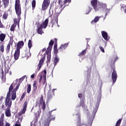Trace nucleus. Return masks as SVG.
I'll list each match as a JSON object with an SVG mask.
<instances>
[{
	"mask_svg": "<svg viewBox=\"0 0 126 126\" xmlns=\"http://www.w3.org/2000/svg\"><path fill=\"white\" fill-rule=\"evenodd\" d=\"M55 45L54 46V50H58V40L57 39V38H55Z\"/></svg>",
	"mask_w": 126,
	"mask_h": 126,
	"instance_id": "f704fd0d",
	"label": "nucleus"
},
{
	"mask_svg": "<svg viewBox=\"0 0 126 126\" xmlns=\"http://www.w3.org/2000/svg\"><path fill=\"white\" fill-rule=\"evenodd\" d=\"M50 5V0H44L42 4V10H46Z\"/></svg>",
	"mask_w": 126,
	"mask_h": 126,
	"instance_id": "9d476101",
	"label": "nucleus"
},
{
	"mask_svg": "<svg viewBox=\"0 0 126 126\" xmlns=\"http://www.w3.org/2000/svg\"><path fill=\"white\" fill-rule=\"evenodd\" d=\"M12 90H13V85H12V84L9 87V91L7 94V95L10 96V93L12 91Z\"/></svg>",
	"mask_w": 126,
	"mask_h": 126,
	"instance_id": "bb28decb",
	"label": "nucleus"
},
{
	"mask_svg": "<svg viewBox=\"0 0 126 126\" xmlns=\"http://www.w3.org/2000/svg\"><path fill=\"white\" fill-rule=\"evenodd\" d=\"M32 10L35 9V7H36V0H33L32 2Z\"/></svg>",
	"mask_w": 126,
	"mask_h": 126,
	"instance_id": "c756f323",
	"label": "nucleus"
},
{
	"mask_svg": "<svg viewBox=\"0 0 126 126\" xmlns=\"http://www.w3.org/2000/svg\"><path fill=\"white\" fill-rule=\"evenodd\" d=\"M31 91V85L28 84L27 93L29 94Z\"/></svg>",
	"mask_w": 126,
	"mask_h": 126,
	"instance_id": "c9c22d12",
	"label": "nucleus"
},
{
	"mask_svg": "<svg viewBox=\"0 0 126 126\" xmlns=\"http://www.w3.org/2000/svg\"><path fill=\"white\" fill-rule=\"evenodd\" d=\"M87 52V48H86L85 49L83 50L81 53H80L78 54V56L82 57V56H84V55H85V54H86Z\"/></svg>",
	"mask_w": 126,
	"mask_h": 126,
	"instance_id": "5701e85b",
	"label": "nucleus"
},
{
	"mask_svg": "<svg viewBox=\"0 0 126 126\" xmlns=\"http://www.w3.org/2000/svg\"><path fill=\"white\" fill-rule=\"evenodd\" d=\"M23 46H24V42L23 41H21L18 42L17 45L16 50L20 51V49H21V47H23Z\"/></svg>",
	"mask_w": 126,
	"mask_h": 126,
	"instance_id": "a211bd4d",
	"label": "nucleus"
},
{
	"mask_svg": "<svg viewBox=\"0 0 126 126\" xmlns=\"http://www.w3.org/2000/svg\"><path fill=\"white\" fill-rule=\"evenodd\" d=\"M105 11H107V12L105 13V16L108 15V13L109 11H110V9L106 8L105 9Z\"/></svg>",
	"mask_w": 126,
	"mask_h": 126,
	"instance_id": "8fccbe9b",
	"label": "nucleus"
},
{
	"mask_svg": "<svg viewBox=\"0 0 126 126\" xmlns=\"http://www.w3.org/2000/svg\"><path fill=\"white\" fill-rule=\"evenodd\" d=\"M100 18L101 17L96 16L94 19L91 22V24H94V23H96V22H98Z\"/></svg>",
	"mask_w": 126,
	"mask_h": 126,
	"instance_id": "aec40b11",
	"label": "nucleus"
},
{
	"mask_svg": "<svg viewBox=\"0 0 126 126\" xmlns=\"http://www.w3.org/2000/svg\"><path fill=\"white\" fill-rule=\"evenodd\" d=\"M90 11H91V9H90V8H89L88 9V10H87V12L86 13V14H88V13H89Z\"/></svg>",
	"mask_w": 126,
	"mask_h": 126,
	"instance_id": "3c124183",
	"label": "nucleus"
},
{
	"mask_svg": "<svg viewBox=\"0 0 126 126\" xmlns=\"http://www.w3.org/2000/svg\"><path fill=\"white\" fill-rule=\"evenodd\" d=\"M0 51L1 52V53H3L4 52V45H3V44L0 46Z\"/></svg>",
	"mask_w": 126,
	"mask_h": 126,
	"instance_id": "e433bc0d",
	"label": "nucleus"
},
{
	"mask_svg": "<svg viewBox=\"0 0 126 126\" xmlns=\"http://www.w3.org/2000/svg\"><path fill=\"white\" fill-rule=\"evenodd\" d=\"M87 77H90L91 76V70H88L87 71Z\"/></svg>",
	"mask_w": 126,
	"mask_h": 126,
	"instance_id": "37998d69",
	"label": "nucleus"
},
{
	"mask_svg": "<svg viewBox=\"0 0 126 126\" xmlns=\"http://www.w3.org/2000/svg\"><path fill=\"white\" fill-rule=\"evenodd\" d=\"M5 73H8V69H7L6 70H5Z\"/></svg>",
	"mask_w": 126,
	"mask_h": 126,
	"instance_id": "4d7b16f0",
	"label": "nucleus"
},
{
	"mask_svg": "<svg viewBox=\"0 0 126 126\" xmlns=\"http://www.w3.org/2000/svg\"><path fill=\"white\" fill-rule=\"evenodd\" d=\"M27 57L28 58H29V57H31V53H30V52H28L27 53Z\"/></svg>",
	"mask_w": 126,
	"mask_h": 126,
	"instance_id": "09e8293b",
	"label": "nucleus"
},
{
	"mask_svg": "<svg viewBox=\"0 0 126 126\" xmlns=\"http://www.w3.org/2000/svg\"><path fill=\"white\" fill-rule=\"evenodd\" d=\"M5 116L6 117H10L11 114L10 113V108H6L5 111Z\"/></svg>",
	"mask_w": 126,
	"mask_h": 126,
	"instance_id": "4be33fe9",
	"label": "nucleus"
},
{
	"mask_svg": "<svg viewBox=\"0 0 126 126\" xmlns=\"http://www.w3.org/2000/svg\"><path fill=\"white\" fill-rule=\"evenodd\" d=\"M19 86H20V84H18L15 89H14L11 93V99L12 100H14L15 99H16V91L18 90V89L19 88Z\"/></svg>",
	"mask_w": 126,
	"mask_h": 126,
	"instance_id": "6e6552de",
	"label": "nucleus"
},
{
	"mask_svg": "<svg viewBox=\"0 0 126 126\" xmlns=\"http://www.w3.org/2000/svg\"><path fill=\"white\" fill-rule=\"evenodd\" d=\"M0 4H1V1L0 0Z\"/></svg>",
	"mask_w": 126,
	"mask_h": 126,
	"instance_id": "338daca9",
	"label": "nucleus"
},
{
	"mask_svg": "<svg viewBox=\"0 0 126 126\" xmlns=\"http://www.w3.org/2000/svg\"><path fill=\"white\" fill-rule=\"evenodd\" d=\"M9 75H11V71H10V72H9Z\"/></svg>",
	"mask_w": 126,
	"mask_h": 126,
	"instance_id": "e2e57ef3",
	"label": "nucleus"
},
{
	"mask_svg": "<svg viewBox=\"0 0 126 126\" xmlns=\"http://www.w3.org/2000/svg\"><path fill=\"white\" fill-rule=\"evenodd\" d=\"M97 0H92L91 2V5L95 11L99 10V8L97 7Z\"/></svg>",
	"mask_w": 126,
	"mask_h": 126,
	"instance_id": "4468645a",
	"label": "nucleus"
},
{
	"mask_svg": "<svg viewBox=\"0 0 126 126\" xmlns=\"http://www.w3.org/2000/svg\"><path fill=\"white\" fill-rule=\"evenodd\" d=\"M28 47L29 49L32 47V41L30 39L29 40L28 42Z\"/></svg>",
	"mask_w": 126,
	"mask_h": 126,
	"instance_id": "58836bf2",
	"label": "nucleus"
},
{
	"mask_svg": "<svg viewBox=\"0 0 126 126\" xmlns=\"http://www.w3.org/2000/svg\"><path fill=\"white\" fill-rule=\"evenodd\" d=\"M1 75H2V77H3V73H4V72H3V70H2V71H1Z\"/></svg>",
	"mask_w": 126,
	"mask_h": 126,
	"instance_id": "13d9d810",
	"label": "nucleus"
},
{
	"mask_svg": "<svg viewBox=\"0 0 126 126\" xmlns=\"http://www.w3.org/2000/svg\"><path fill=\"white\" fill-rule=\"evenodd\" d=\"M37 81H34L33 84V91H36L37 90Z\"/></svg>",
	"mask_w": 126,
	"mask_h": 126,
	"instance_id": "cd10ccee",
	"label": "nucleus"
},
{
	"mask_svg": "<svg viewBox=\"0 0 126 126\" xmlns=\"http://www.w3.org/2000/svg\"><path fill=\"white\" fill-rule=\"evenodd\" d=\"M52 49H53V46H49L47 49V50L45 52L46 54H51V51H52Z\"/></svg>",
	"mask_w": 126,
	"mask_h": 126,
	"instance_id": "393cba45",
	"label": "nucleus"
},
{
	"mask_svg": "<svg viewBox=\"0 0 126 126\" xmlns=\"http://www.w3.org/2000/svg\"><path fill=\"white\" fill-rule=\"evenodd\" d=\"M5 126H10V125L8 123H6Z\"/></svg>",
	"mask_w": 126,
	"mask_h": 126,
	"instance_id": "6e6d98bb",
	"label": "nucleus"
},
{
	"mask_svg": "<svg viewBox=\"0 0 126 126\" xmlns=\"http://www.w3.org/2000/svg\"><path fill=\"white\" fill-rule=\"evenodd\" d=\"M35 77V73L32 74L31 76V78H34Z\"/></svg>",
	"mask_w": 126,
	"mask_h": 126,
	"instance_id": "603ef678",
	"label": "nucleus"
},
{
	"mask_svg": "<svg viewBox=\"0 0 126 126\" xmlns=\"http://www.w3.org/2000/svg\"><path fill=\"white\" fill-rule=\"evenodd\" d=\"M80 106H82L83 108H85V104L84 103V101L82 100L80 102Z\"/></svg>",
	"mask_w": 126,
	"mask_h": 126,
	"instance_id": "a19ab883",
	"label": "nucleus"
},
{
	"mask_svg": "<svg viewBox=\"0 0 126 126\" xmlns=\"http://www.w3.org/2000/svg\"><path fill=\"white\" fill-rule=\"evenodd\" d=\"M13 35H12L10 37V40L9 41V43H11L12 44H13V42H14V40H13Z\"/></svg>",
	"mask_w": 126,
	"mask_h": 126,
	"instance_id": "ea45409f",
	"label": "nucleus"
},
{
	"mask_svg": "<svg viewBox=\"0 0 126 126\" xmlns=\"http://www.w3.org/2000/svg\"><path fill=\"white\" fill-rule=\"evenodd\" d=\"M4 105H2V108H4Z\"/></svg>",
	"mask_w": 126,
	"mask_h": 126,
	"instance_id": "0e129e2a",
	"label": "nucleus"
},
{
	"mask_svg": "<svg viewBox=\"0 0 126 126\" xmlns=\"http://www.w3.org/2000/svg\"><path fill=\"white\" fill-rule=\"evenodd\" d=\"M10 97V95H6V99L5 100V105L7 108H10L11 107V105H12V101H10V99H9Z\"/></svg>",
	"mask_w": 126,
	"mask_h": 126,
	"instance_id": "1a4fd4ad",
	"label": "nucleus"
},
{
	"mask_svg": "<svg viewBox=\"0 0 126 126\" xmlns=\"http://www.w3.org/2000/svg\"><path fill=\"white\" fill-rule=\"evenodd\" d=\"M39 104L42 105V109L43 111H45L46 109V103H45V101H44V96L43 95H41L39 99Z\"/></svg>",
	"mask_w": 126,
	"mask_h": 126,
	"instance_id": "f8f14e48",
	"label": "nucleus"
},
{
	"mask_svg": "<svg viewBox=\"0 0 126 126\" xmlns=\"http://www.w3.org/2000/svg\"><path fill=\"white\" fill-rule=\"evenodd\" d=\"M15 10L16 14H21V5L20 4V0H15Z\"/></svg>",
	"mask_w": 126,
	"mask_h": 126,
	"instance_id": "39448f33",
	"label": "nucleus"
},
{
	"mask_svg": "<svg viewBox=\"0 0 126 126\" xmlns=\"http://www.w3.org/2000/svg\"><path fill=\"white\" fill-rule=\"evenodd\" d=\"M125 12L126 13V9H125Z\"/></svg>",
	"mask_w": 126,
	"mask_h": 126,
	"instance_id": "69168bd1",
	"label": "nucleus"
},
{
	"mask_svg": "<svg viewBox=\"0 0 126 126\" xmlns=\"http://www.w3.org/2000/svg\"><path fill=\"white\" fill-rule=\"evenodd\" d=\"M99 49H100V51H101V52H102V53H105V50H104V48H103V47L99 46Z\"/></svg>",
	"mask_w": 126,
	"mask_h": 126,
	"instance_id": "49530a36",
	"label": "nucleus"
},
{
	"mask_svg": "<svg viewBox=\"0 0 126 126\" xmlns=\"http://www.w3.org/2000/svg\"><path fill=\"white\" fill-rule=\"evenodd\" d=\"M67 46H68V43H65L61 45L58 49L59 52H63V51H64V50L67 48Z\"/></svg>",
	"mask_w": 126,
	"mask_h": 126,
	"instance_id": "2eb2a0df",
	"label": "nucleus"
},
{
	"mask_svg": "<svg viewBox=\"0 0 126 126\" xmlns=\"http://www.w3.org/2000/svg\"><path fill=\"white\" fill-rule=\"evenodd\" d=\"M70 2H71V0H64V2L62 0H58V3L62 9H63L65 6H67V3H70Z\"/></svg>",
	"mask_w": 126,
	"mask_h": 126,
	"instance_id": "423d86ee",
	"label": "nucleus"
},
{
	"mask_svg": "<svg viewBox=\"0 0 126 126\" xmlns=\"http://www.w3.org/2000/svg\"><path fill=\"white\" fill-rule=\"evenodd\" d=\"M102 6H105V7L106 8H107V4H103L102 5Z\"/></svg>",
	"mask_w": 126,
	"mask_h": 126,
	"instance_id": "bf43d9fd",
	"label": "nucleus"
},
{
	"mask_svg": "<svg viewBox=\"0 0 126 126\" xmlns=\"http://www.w3.org/2000/svg\"><path fill=\"white\" fill-rule=\"evenodd\" d=\"M46 60V56H44L43 57V58L39 61V62L37 65V67L36 68V70H35V72H38L40 69H41V68L42 67V66L43 65V64L44 63V62Z\"/></svg>",
	"mask_w": 126,
	"mask_h": 126,
	"instance_id": "0eeeda50",
	"label": "nucleus"
},
{
	"mask_svg": "<svg viewBox=\"0 0 126 126\" xmlns=\"http://www.w3.org/2000/svg\"><path fill=\"white\" fill-rule=\"evenodd\" d=\"M59 61H60V58H58V57L56 56L54 58V65H57Z\"/></svg>",
	"mask_w": 126,
	"mask_h": 126,
	"instance_id": "a878e982",
	"label": "nucleus"
},
{
	"mask_svg": "<svg viewBox=\"0 0 126 126\" xmlns=\"http://www.w3.org/2000/svg\"><path fill=\"white\" fill-rule=\"evenodd\" d=\"M52 98H53V94H52V93L49 92L47 94L48 100H51V99H52Z\"/></svg>",
	"mask_w": 126,
	"mask_h": 126,
	"instance_id": "473e14b6",
	"label": "nucleus"
},
{
	"mask_svg": "<svg viewBox=\"0 0 126 126\" xmlns=\"http://www.w3.org/2000/svg\"><path fill=\"white\" fill-rule=\"evenodd\" d=\"M49 23V19H46L45 21L41 24H40V23L38 22L36 26L37 29L36 30V32L39 35H43L44 34L43 29H46L48 26Z\"/></svg>",
	"mask_w": 126,
	"mask_h": 126,
	"instance_id": "f03ea898",
	"label": "nucleus"
},
{
	"mask_svg": "<svg viewBox=\"0 0 126 126\" xmlns=\"http://www.w3.org/2000/svg\"><path fill=\"white\" fill-rule=\"evenodd\" d=\"M0 28H4V26L3 25V24H2V23H1V20H0Z\"/></svg>",
	"mask_w": 126,
	"mask_h": 126,
	"instance_id": "a18cd8bd",
	"label": "nucleus"
},
{
	"mask_svg": "<svg viewBox=\"0 0 126 126\" xmlns=\"http://www.w3.org/2000/svg\"><path fill=\"white\" fill-rule=\"evenodd\" d=\"M22 78H21V79H20H20H22Z\"/></svg>",
	"mask_w": 126,
	"mask_h": 126,
	"instance_id": "774afa93",
	"label": "nucleus"
},
{
	"mask_svg": "<svg viewBox=\"0 0 126 126\" xmlns=\"http://www.w3.org/2000/svg\"><path fill=\"white\" fill-rule=\"evenodd\" d=\"M6 36V35H5V34H4V33L0 34V41L1 42H3V41H4V39H5Z\"/></svg>",
	"mask_w": 126,
	"mask_h": 126,
	"instance_id": "b1692460",
	"label": "nucleus"
},
{
	"mask_svg": "<svg viewBox=\"0 0 126 126\" xmlns=\"http://www.w3.org/2000/svg\"><path fill=\"white\" fill-rule=\"evenodd\" d=\"M101 35L102 37L103 38V39H104L105 41H106V42H108V41L110 40V37L109 35H108V33H107V32L104 31H102Z\"/></svg>",
	"mask_w": 126,
	"mask_h": 126,
	"instance_id": "ddd939ff",
	"label": "nucleus"
},
{
	"mask_svg": "<svg viewBox=\"0 0 126 126\" xmlns=\"http://www.w3.org/2000/svg\"><path fill=\"white\" fill-rule=\"evenodd\" d=\"M78 97L79 98H80V99H81L82 97V94H78Z\"/></svg>",
	"mask_w": 126,
	"mask_h": 126,
	"instance_id": "864d4df0",
	"label": "nucleus"
},
{
	"mask_svg": "<svg viewBox=\"0 0 126 126\" xmlns=\"http://www.w3.org/2000/svg\"><path fill=\"white\" fill-rule=\"evenodd\" d=\"M13 43H11L10 42H8L7 47L6 48V52L7 54H9V52H10V46H12V44Z\"/></svg>",
	"mask_w": 126,
	"mask_h": 126,
	"instance_id": "6ab92c4d",
	"label": "nucleus"
},
{
	"mask_svg": "<svg viewBox=\"0 0 126 126\" xmlns=\"http://www.w3.org/2000/svg\"><path fill=\"white\" fill-rule=\"evenodd\" d=\"M15 126H21L20 125V123L19 122L18 124H16L15 125Z\"/></svg>",
	"mask_w": 126,
	"mask_h": 126,
	"instance_id": "5fc2aeb1",
	"label": "nucleus"
},
{
	"mask_svg": "<svg viewBox=\"0 0 126 126\" xmlns=\"http://www.w3.org/2000/svg\"><path fill=\"white\" fill-rule=\"evenodd\" d=\"M47 71H46V70H43L41 73H39L38 77H39V83H41V82H42V79L43 78V85H45V86H47Z\"/></svg>",
	"mask_w": 126,
	"mask_h": 126,
	"instance_id": "20e7f679",
	"label": "nucleus"
},
{
	"mask_svg": "<svg viewBox=\"0 0 126 126\" xmlns=\"http://www.w3.org/2000/svg\"><path fill=\"white\" fill-rule=\"evenodd\" d=\"M123 120V118H121L119 119L115 125V126H121V123H122V121Z\"/></svg>",
	"mask_w": 126,
	"mask_h": 126,
	"instance_id": "2f4dec72",
	"label": "nucleus"
},
{
	"mask_svg": "<svg viewBox=\"0 0 126 126\" xmlns=\"http://www.w3.org/2000/svg\"><path fill=\"white\" fill-rule=\"evenodd\" d=\"M77 118H76V124L77 126H81V117H80V115L79 114H76Z\"/></svg>",
	"mask_w": 126,
	"mask_h": 126,
	"instance_id": "f3484780",
	"label": "nucleus"
},
{
	"mask_svg": "<svg viewBox=\"0 0 126 126\" xmlns=\"http://www.w3.org/2000/svg\"><path fill=\"white\" fill-rule=\"evenodd\" d=\"M54 41L53 40H51L49 43V46L50 47H53V45H54Z\"/></svg>",
	"mask_w": 126,
	"mask_h": 126,
	"instance_id": "c03bdc74",
	"label": "nucleus"
},
{
	"mask_svg": "<svg viewBox=\"0 0 126 126\" xmlns=\"http://www.w3.org/2000/svg\"><path fill=\"white\" fill-rule=\"evenodd\" d=\"M8 16V15L7 14V13H6V12H5L3 14L2 17H3V19H4V20H5L6 19H7Z\"/></svg>",
	"mask_w": 126,
	"mask_h": 126,
	"instance_id": "4c0bfd02",
	"label": "nucleus"
},
{
	"mask_svg": "<svg viewBox=\"0 0 126 126\" xmlns=\"http://www.w3.org/2000/svg\"><path fill=\"white\" fill-rule=\"evenodd\" d=\"M27 105H28L27 101H25L23 104V109L21 110V112H19L18 113L19 116H21L22 114H25V112H26V109H27Z\"/></svg>",
	"mask_w": 126,
	"mask_h": 126,
	"instance_id": "9b49d317",
	"label": "nucleus"
},
{
	"mask_svg": "<svg viewBox=\"0 0 126 126\" xmlns=\"http://www.w3.org/2000/svg\"><path fill=\"white\" fill-rule=\"evenodd\" d=\"M3 126V114L0 118V126Z\"/></svg>",
	"mask_w": 126,
	"mask_h": 126,
	"instance_id": "7c9ffc66",
	"label": "nucleus"
},
{
	"mask_svg": "<svg viewBox=\"0 0 126 126\" xmlns=\"http://www.w3.org/2000/svg\"><path fill=\"white\" fill-rule=\"evenodd\" d=\"M18 19L14 18L13 19L14 23L11 26L10 30L11 32H14L15 31V27L18 25V27H19V23L20 22V19H21V14H16Z\"/></svg>",
	"mask_w": 126,
	"mask_h": 126,
	"instance_id": "7ed1b4c3",
	"label": "nucleus"
},
{
	"mask_svg": "<svg viewBox=\"0 0 126 126\" xmlns=\"http://www.w3.org/2000/svg\"><path fill=\"white\" fill-rule=\"evenodd\" d=\"M26 94V93H23V94L20 99V101H23V99H24Z\"/></svg>",
	"mask_w": 126,
	"mask_h": 126,
	"instance_id": "79ce46f5",
	"label": "nucleus"
},
{
	"mask_svg": "<svg viewBox=\"0 0 126 126\" xmlns=\"http://www.w3.org/2000/svg\"><path fill=\"white\" fill-rule=\"evenodd\" d=\"M5 8L8 6L9 4V0H2Z\"/></svg>",
	"mask_w": 126,
	"mask_h": 126,
	"instance_id": "412c9836",
	"label": "nucleus"
},
{
	"mask_svg": "<svg viewBox=\"0 0 126 126\" xmlns=\"http://www.w3.org/2000/svg\"><path fill=\"white\" fill-rule=\"evenodd\" d=\"M118 60H119V58L118 56H116L115 58L112 59L111 61L110 66L111 67V71H112V79L113 83H115L116 81H117V78H118L117 71H116V67H115V63H116Z\"/></svg>",
	"mask_w": 126,
	"mask_h": 126,
	"instance_id": "f257e3e1",
	"label": "nucleus"
},
{
	"mask_svg": "<svg viewBox=\"0 0 126 126\" xmlns=\"http://www.w3.org/2000/svg\"><path fill=\"white\" fill-rule=\"evenodd\" d=\"M47 55V61L46 63H47V64L48 63H51V54H46Z\"/></svg>",
	"mask_w": 126,
	"mask_h": 126,
	"instance_id": "c85d7f7f",
	"label": "nucleus"
},
{
	"mask_svg": "<svg viewBox=\"0 0 126 126\" xmlns=\"http://www.w3.org/2000/svg\"><path fill=\"white\" fill-rule=\"evenodd\" d=\"M51 23L52 24H55V23H57L58 24V17H54V19L52 20Z\"/></svg>",
	"mask_w": 126,
	"mask_h": 126,
	"instance_id": "72a5a7b5",
	"label": "nucleus"
},
{
	"mask_svg": "<svg viewBox=\"0 0 126 126\" xmlns=\"http://www.w3.org/2000/svg\"><path fill=\"white\" fill-rule=\"evenodd\" d=\"M54 54L55 55H56V56H57V55H58V52H59V50H58V49H54Z\"/></svg>",
	"mask_w": 126,
	"mask_h": 126,
	"instance_id": "de8ad7c7",
	"label": "nucleus"
},
{
	"mask_svg": "<svg viewBox=\"0 0 126 126\" xmlns=\"http://www.w3.org/2000/svg\"><path fill=\"white\" fill-rule=\"evenodd\" d=\"M27 2H28V0H26L25 5H27Z\"/></svg>",
	"mask_w": 126,
	"mask_h": 126,
	"instance_id": "680f3d73",
	"label": "nucleus"
},
{
	"mask_svg": "<svg viewBox=\"0 0 126 126\" xmlns=\"http://www.w3.org/2000/svg\"><path fill=\"white\" fill-rule=\"evenodd\" d=\"M20 56V51L16 50L14 54V59L15 61H17L19 59V56Z\"/></svg>",
	"mask_w": 126,
	"mask_h": 126,
	"instance_id": "dca6fc26",
	"label": "nucleus"
},
{
	"mask_svg": "<svg viewBox=\"0 0 126 126\" xmlns=\"http://www.w3.org/2000/svg\"><path fill=\"white\" fill-rule=\"evenodd\" d=\"M46 51V48H44L42 50V52H45Z\"/></svg>",
	"mask_w": 126,
	"mask_h": 126,
	"instance_id": "052dcab7",
	"label": "nucleus"
}]
</instances>
